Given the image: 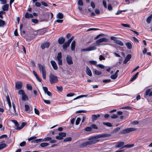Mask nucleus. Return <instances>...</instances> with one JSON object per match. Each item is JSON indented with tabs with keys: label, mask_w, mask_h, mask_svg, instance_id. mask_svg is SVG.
I'll use <instances>...</instances> for the list:
<instances>
[{
	"label": "nucleus",
	"mask_w": 152,
	"mask_h": 152,
	"mask_svg": "<svg viewBox=\"0 0 152 152\" xmlns=\"http://www.w3.org/2000/svg\"><path fill=\"white\" fill-rule=\"evenodd\" d=\"M89 141L84 142L81 144V146L82 147H85L87 145H90L91 144H95L98 141L97 140H93L92 137L89 139Z\"/></svg>",
	"instance_id": "obj_1"
},
{
	"label": "nucleus",
	"mask_w": 152,
	"mask_h": 152,
	"mask_svg": "<svg viewBox=\"0 0 152 152\" xmlns=\"http://www.w3.org/2000/svg\"><path fill=\"white\" fill-rule=\"evenodd\" d=\"M38 65L39 71L42 72L43 79H45L46 78V72L45 66L44 65H42L40 64H38Z\"/></svg>",
	"instance_id": "obj_2"
},
{
	"label": "nucleus",
	"mask_w": 152,
	"mask_h": 152,
	"mask_svg": "<svg viewBox=\"0 0 152 152\" xmlns=\"http://www.w3.org/2000/svg\"><path fill=\"white\" fill-rule=\"evenodd\" d=\"M50 82L51 84H53L57 83L58 81L57 76L50 73L49 75Z\"/></svg>",
	"instance_id": "obj_3"
},
{
	"label": "nucleus",
	"mask_w": 152,
	"mask_h": 152,
	"mask_svg": "<svg viewBox=\"0 0 152 152\" xmlns=\"http://www.w3.org/2000/svg\"><path fill=\"white\" fill-rule=\"evenodd\" d=\"M109 134H98L95 136L92 137V139L93 140H95V139H97L100 138L106 137H108Z\"/></svg>",
	"instance_id": "obj_4"
},
{
	"label": "nucleus",
	"mask_w": 152,
	"mask_h": 152,
	"mask_svg": "<svg viewBox=\"0 0 152 152\" xmlns=\"http://www.w3.org/2000/svg\"><path fill=\"white\" fill-rule=\"evenodd\" d=\"M136 130V129L133 128H128L124 129L121 132V133L122 134H125L129 133L130 132L135 131Z\"/></svg>",
	"instance_id": "obj_5"
},
{
	"label": "nucleus",
	"mask_w": 152,
	"mask_h": 152,
	"mask_svg": "<svg viewBox=\"0 0 152 152\" xmlns=\"http://www.w3.org/2000/svg\"><path fill=\"white\" fill-rule=\"evenodd\" d=\"M66 60L68 65H70L73 64L72 58L69 55H67L66 56Z\"/></svg>",
	"instance_id": "obj_6"
},
{
	"label": "nucleus",
	"mask_w": 152,
	"mask_h": 152,
	"mask_svg": "<svg viewBox=\"0 0 152 152\" xmlns=\"http://www.w3.org/2000/svg\"><path fill=\"white\" fill-rule=\"evenodd\" d=\"M70 43L67 41L65 42L63 45V49L64 50H66L67 48L69 46Z\"/></svg>",
	"instance_id": "obj_7"
},
{
	"label": "nucleus",
	"mask_w": 152,
	"mask_h": 152,
	"mask_svg": "<svg viewBox=\"0 0 152 152\" xmlns=\"http://www.w3.org/2000/svg\"><path fill=\"white\" fill-rule=\"evenodd\" d=\"M22 86V83L20 81L17 82L15 85V88L17 89H20Z\"/></svg>",
	"instance_id": "obj_8"
},
{
	"label": "nucleus",
	"mask_w": 152,
	"mask_h": 152,
	"mask_svg": "<svg viewBox=\"0 0 152 152\" xmlns=\"http://www.w3.org/2000/svg\"><path fill=\"white\" fill-rule=\"evenodd\" d=\"M50 63L53 68L55 70H56L58 69V67L57 65L56 62L54 61L51 60L50 61Z\"/></svg>",
	"instance_id": "obj_9"
},
{
	"label": "nucleus",
	"mask_w": 152,
	"mask_h": 152,
	"mask_svg": "<svg viewBox=\"0 0 152 152\" xmlns=\"http://www.w3.org/2000/svg\"><path fill=\"white\" fill-rule=\"evenodd\" d=\"M50 43L49 42H46L42 44L41 45V47L42 49H44L45 48H48L50 46Z\"/></svg>",
	"instance_id": "obj_10"
},
{
	"label": "nucleus",
	"mask_w": 152,
	"mask_h": 152,
	"mask_svg": "<svg viewBox=\"0 0 152 152\" xmlns=\"http://www.w3.org/2000/svg\"><path fill=\"white\" fill-rule=\"evenodd\" d=\"M107 39L104 38H103L97 40L96 41V43L97 44H98L103 42H107Z\"/></svg>",
	"instance_id": "obj_11"
},
{
	"label": "nucleus",
	"mask_w": 152,
	"mask_h": 152,
	"mask_svg": "<svg viewBox=\"0 0 152 152\" xmlns=\"http://www.w3.org/2000/svg\"><path fill=\"white\" fill-rule=\"evenodd\" d=\"M12 105L13 107V109L11 110V113L13 115H17V113L16 112L15 104L14 103H12Z\"/></svg>",
	"instance_id": "obj_12"
},
{
	"label": "nucleus",
	"mask_w": 152,
	"mask_h": 152,
	"mask_svg": "<svg viewBox=\"0 0 152 152\" xmlns=\"http://www.w3.org/2000/svg\"><path fill=\"white\" fill-rule=\"evenodd\" d=\"M132 57L131 54H128L126 56L125 60L124 61L123 63L124 64H126L127 62Z\"/></svg>",
	"instance_id": "obj_13"
},
{
	"label": "nucleus",
	"mask_w": 152,
	"mask_h": 152,
	"mask_svg": "<svg viewBox=\"0 0 152 152\" xmlns=\"http://www.w3.org/2000/svg\"><path fill=\"white\" fill-rule=\"evenodd\" d=\"M65 41V39L63 37L59 38L58 40V42L59 44L62 45L64 43Z\"/></svg>",
	"instance_id": "obj_14"
},
{
	"label": "nucleus",
	"mask_w": 152,
	"mask_h": 152,
	"mask_svg": "<svg viewBox=\"0 0 152 152\" xmlns=\"http://www.w3.org/2000/svg\"><path fill=\"white\" fill-rule=\"evenodd\" d=\"M9 5L8 4H5L2 6V10L4 11H8L9 8Z\"/></svg>",
	"instance_id": "obj_15"
},
{
	"label": "nucleus",
	"mask_w": 152,
	"mask_h": 152,
	"mask_svg": "<svg viewBox=\"0 0 152 152\" xmlns=\"http://www.w3.org/2000/svg\"><path fill=\"white\" fill-rule=\"evenodd\" d=\"M100 116V115L99 114L97 115H92V121H95L98 118H99Z\"/></svg>",
	"instance_id": "obj_16"
},
{
	"label": "nucleus",
	"mask_w": 152,
	"mask_h": 152,
	"mask_svg": "<svg viewBox=\"0 0 152 152\" xmlns=\"http://www.w3.org/2000/svg\"><path fill=\"white\" fill-rule=\"evenodd\" d=\"M86 73L87 75L90 76L91 77L92 76L91 72L88 67L87 66H86Z\"/></svg>",
	"instance_id": "obj_17"
},
{
	"label": "nucleus",
	"mask_w": 152,
	"mask_h": 152,
	"mask_svg": "<svg viewBox=\"0 0 152 152\" xmlns=\"http://www.w3.org/2000/svg\"><path fill=\"white\" fill-rule=\"evenodd\" d=\"M71 46V50L72 51L74 50L75 46V40L72 42Z\"/></svg>",
	"instance_id": "obj_18"
},
{
	"label": "nucleus",
	"mask_w": 152,
	"mask_h": 152,
	"mask_svg": "<svg viewBox=\"0 0 152 152\" xmlns=\"http://www.w3.org/2000/svg\"><path fill=\"white\" fill-rule=\"evenodd\" d=\"M124 144V142H119L117 143L115 145V147L117 148L121 147Z\"/></svg>",
	"instance_id": "obj_19"
},
{
	"label": "nucleus",
	"mask_w": 152,
	"mask_h": 152,
	"mask_svg": "<svg viewBox=\"0 0 152 152\" xmlns=\"http://www.w3.org/2000/svg\"><path fill=\"white\" fill-rule=\"evenodd\" d=\"M151 91V89L150 88L148 89L145 92V95L146 96L149 95V96H152V91Z\"/></svg>",
	"instance_id": "obj_20"
},
{
	"label": "nucleus",
	"mask_w": 152,
	"mask_h": 152,
	"mask_svg": "<svg viewBox=\"0 0 152 152\" xmlns=\"http://www.w3.org/2000/svg\"><path fill=\"white\" fill-rule=\"evenodd\" d=\"M88 51L94 50L96 49V47L95 46H93L88 48Z\"/></svg>",
	"instance_id": "obj_21"
},
{
	"label": "nucleus",
	"mask_w": 152,
	"mask_h": 152,
	"mask_svg": "<svg viewBox=\"0 0 152 152\" xmlns=\"http://www.w3.org/2000/svg\"><path fill=\"white\" fill-rule=\"evenodd\" d=\"M25 17L26 18H33V16L31 14H29L28 12H26L25 15Z\"/></svg>",
	"instance_id": "obj_22"
},
{
	"label": "nucleus",
	"mask_w": 152,
	"mask_h": 152,
	"mask_svg": "<svg viewBox=\"0 0 152 152\" xmlns=\"http://www.w3.org/2000/svg\"><path fill=\"white\" fill-rule=\"evenodd\" d=\"M56 17L57 18H59V19H62L64 17V15L61 12H59L57 14Z\"/></svg>",
	"instance_id": "obj_23"
},
{
	"label": "nucleus",
	"mask_w": 152,
	"mask_h": 152,
	"mask_svg": "<svg viewBox=\"0 0 152 152\" xmlns=\"http://www.w3.org/2000/svg\"><path fill=\"white\" fill-rule=\"evenodd\" d=\"M26 123L24 122H23L21 123L20 126H18L17 128H16V129L20 130L24 126L26 125Z\"/></svg>",
	"instance_id": "obj_24"
},
{
	"label": "nucleus",
	"mask_w": 152,
	"mask_h": 152,
	"mask_svg": "<svg viewBox=\"0 0 152 152\" xmlns=\"http://www.w3.org/2000/svg\"><path fill=\"white\" fill-rule=\"evenodd\" d=\"M42 139H37L35 140H34L31 141L32 143H38L39 142H42Z\"/></svg>",
	"instance_id": "obj_25"
},
{
	"label": "nucleus",
	"mask_w": 152,
	"mask_h": 152,
	"mask_svg": "<svg viewBox=\"0 0 152 152\" xmlns=\"http://www.w3.org/2000/svg\"><path fill=\"white\" fill-rule=\"evenodd\" d=\"M6 99L9 108H10L12 106L9 97L8 96L6 97Z\"/></svg>",
	"instance_id": "obj_26"
},
{
	"label": "nucleus",
	"mask_w": 152,
	"mask_h": 152,
	"mask_svg": "<svg viewBox=\"0 0 152 152\" xmlns=\"http://www.w3.org/2000/svg\"><path fill=\"white\" fill-rule=\"evenodd\" d=\"M139 73L137 72L134 76H133L131 79L130 80V81H132L135 80L138 76Z\"/></svg>",
	"instance_id": "obj_27"
},
{
	"label": "nucleus",
	"mask_w": 152,
	"mask_h": 152,
	"mask_svg": "<svg viewBox=\"0 0 152 152\" xmlns=\"http://www.w3.org/2000/svg\"><path fill=\"white\" fill-rule=\"evenodd\" d=\"M22 100L23 101L28 100V98L27 96L25 94L23 96H22Z\"/></svg>",
	"instance_id": "obj_28"
},
{
	"label": "nucleus",
	"mask_w": 152,
	"mask_h": 152,
	"mask_svg": "<svg viewBox=\"0 0 152 152\" xmlns=\"http://www.w3.org/2000/svg\"><path fill=\"white\" fill-rule=\"evenodd\" d=\"M115 43L118 45H119L121 46H122L124 44L120 40H118L117 39V40H116V42Z\"/></svg>",
	"instance_id": "obj_29"
},
{
	"label": "nucleus",
	"mask_w": 152,
	"mask_h": 152,
	"mask_svg": "<svg viewBox=\"0 0 152 152\" xmlns=\"http://www.w3.org/2000/svg\"><path fill=\"white\" fill-rule=\"evenodd\" d=\"M134 144H126L125 145H124V147H122V148H130L133 147L134 146Z\"/></svg>",
	"instance_id": "obj_30"
},
{
	"label": "nucleus",
	"mask_w": 152,
	"mask_h": 152,
	"mask_svg": "<svg viewBox=\"0 0 152 152\" xmlns=\"http://www.w3.org/2000/svg\"><path fill=\"white\" fill-rule=\"evenodd\" d=\"M5 25V22L0 19V27H3Z\"/></svg>",
	"instance_id": "obj_31"
},
{
	"label": "nucleus",
	"mask_w": 152,
	"mask_h": 152,
	"mask_svg": "<svg viewBox=\"0 0 152 152\" xmlns=\"http://www.w3.org/2000/svg\"><path fill=\"white\" fill-rule=\"evenodd\" d=\"M62 58V54L61 53H58V55L56 58L57 60L61 59Z\"/></svg>",
	"instance_id": "obj_32"
},
{
	"label": "nucleus",
	"mask_w": 152,
	"mask_h": 152,
	"mask_svg": "<svg viewBox=\"0 0 152 152\" xmlns=\"http://www.w3.org/2000/svg\"><path fill=\"white\" fill-rule=\"evenodd\" d=\"M152 18V15L149 16L147 19L146 21L148 23H150L151 22V18Z\"/></svg>",
	"instance_id": "obj_33"
},
{
	"label": "nucleus",
	"mask_w": 152,
	"mask_h": 152,
	"mask_svg": "<svg viewBox=\"0 0 152 152\" xmlns=\"http://www.w3.org/2000/svg\"><path fill=\"white\" fill-rule=\"evenodd\" d=\"M126 45L127 46V48L129 49H131L132 48V45L129 42H127L126 44Z\"/></svg>",
	"instance_id": "obj_34"
},
{
	"label": "nucleus",
	"mask_w": 152,
	"mask_h": 152,
	"mask_svg": "<svg viewBox=\"0 0 152 152\" xmlns=\"http://www.w3.org/2000/svg\"><path fill=\"white\" fill-rule=\"evenodd\" d=\"M103 124L104 125L106 126H107L108 127H112V124L108 122L106 123L104 122L103 123Z\"/></svg>",
	"instance_id": "obj_35"
},
{
	"label": "nucleus",
	"mask_w": 152,
	"mask_h": 152,
	"mask_svg": "<svg viewBox=\"0 0 152 152\" xmlns=\"http://www.w3.org/2000/svg\"><path fill=\"white\" fill-rule=\"evenodd\" d=\"M95 74L97 75H99L102 74V72L100 71L95 69L94 71Z\"/></svg>",
	"instance_id": "obj_36"
},
{
	"label": "nucleus",
	"mask_w": 152,
	"mask_h": 152,
	"mask_svg": "<svg viewBox=\"0 0 152 152\" xmlns=\"http://www.w3.org/2000/svg\"><path fill=\"white\" fill-rule=\"evenodd\" d=\"M72 140V138L70 137H69L65 138L63 140L64 142L71 141Z\"/></svg>",
	"instance_id": "obj_37"
},
{
	"label": "nucleus",
	"mask_w": 152,
	"mask_h": 152,
	"mask_svg": "<svg viewBox=\"0 0 152 152\" xmlns=\"http://www.w3.org/2000/svg\"><path fill=\"white\" fill-rule=\"evenodd\" d=\"M49 145V144L48 143H41L40 145L42 147H44L46 146H48Z\"/></svg>",
	"instance_id": "obj_38"
},
{
	"label": "nucleus",
	"mask_w": 152,
	"mask_h": 152,
	"mask_svg": "<svg viewBox=\"0 0 152 152\" xmlns=\"http://www.w3.org/2000/svg\"><path fill=\"white\" fill-rule=\"evenodd\" d=\"M51 139L52 138L50 137H47L44 138L43 140H42V141H50Z\"/></svg>",
	"instance_id": "obj_39"
},
{
	"label": "nucleus",
	"mask_w": 152,
	"mask_h": 152,
	"mask_svg": "<svg viewBox=\"0 0 152 152\" xmlns=\"http://www.w3.org/2000/svg\"><path fill=\"white\" fill-rule=\"evenodd\" d=\"M58 135L63 138V137L66 136V133L65 132H60L58 133Z\"/></svg>",
	"instance_id": "obj_40"
},
{
	"label": "nucleus",
	"mask_w": 152,
	"mask_h": 152,
	"mask_svg": "<svg viewBox=\"0 0 152 152\" xmlns=\"http://www.w3.org/2000/svg\"><path fill=\"white\" fill-rule=\"evenodd\" d=\"M118 75L115 74L114 75H112L110 76V78L112 79H115L117 77Z\"/></svg>",
	"instance_id": "obj_41"
},
{
	"label": "nucleus",
	"mask_w": 152,
	"mask_h": 152,
	"mask_svg": "<svg viewBox=\"0 0 152 152\" xmlns=\"http://www.w3.org/2000/svg\"><path fill=\"white\" fill-rule=\"evenodd\" d=\"M6 147V145L4 143H2L0 144V150Z\"/></svg>",
	"instance_id": "obj_42"
},
{
	"label": "nucleus",
	"mask_w": 152,
	"mask_h": 152,
	"mask_svg": "<svg viewBox=\"0 0 152 152\" xmlns=\"http://www.w3.org/2000/svg\"><path fill=\"white\" fill-rule=\"evenodd\" d=\"M87 96V95H82L80 96H77V97L74 98L73 100H76L77 99H79L83 97H86Z\"/></svg>",
	"instance_id": "obj_43"
},
{
	"label": "nucleus",
	"mask_w": 152,
	"mask_h": 152,
	"mask_svg": "<svg viewBox=\"0 0 152 152\" xmlns=\"http://www.w3.org/2000/svg\"><path fill=\"white\" fill-rule=\"evenodd\" d=\"M12 122L15 124V126L16 127V128H17L19 126V124L16 121L12 120Z\"/></svg>",
	"instance_id": "obj_44"
},
{
	"label": "nucleus",
	"mask_w": 152,
	"mask_h": 152,
	"mask_svg": "<svg viewBox=\"0 0 152 152\" xmlns=\"http://www.w3.org/2000/svg\"><path fill=\"white\" fill-rule=\"evenodd\" d=\"M25 94L24 91L23 90H20L19 91L18 94L20 95H21L23 96Z\"/></svg>",
	"instance_id": "obj_45"
},
{
	"label": "nucleus",
	"mask_w": 152,
	"mask_h": 152,
	"mask_svg": "<svg viewBox=\"0 0 152 152\" xmlns=\"http://www.w3.org/2000/svg\"><path fill=\"white\" fill-rule=\"evenodd\" d=\"M56 87L57 88V89L58 91H62L63 88L62 86H56Z\"/></svg>",
	"instance_id": "obj_46"
},
{
	"label": "nucleus",
	"mask_w": 152,
	"mask_h": 152,
	"mask_svg": "<svg viewBox=\"0 0 152 152\" xmlns=\"http://www.w3.org/2000/svg\"><path fill=\"white\" fill-rule=\"evenodd\" d=\"M80 121V118H77L76 120L75 124L76 125H78Z\"/></svg>",
	"instance_id": "obj_47"
},
{
	"label": "nucleus",
	"mask_w": 152,
	"mask_h": 152,
	"mask_svg": "<svg viewBox=\"0 0 152 152\" xmlns=\"http://www.w3.org/2000/svg\"><path fill=\"white\" fill-rule=\"evenodd\" d=\"M26 145V143L25 141H23L20 144V146L21 147L25 146Z\"/></svg>",
	"instance_id": "obj_48"
},
{
	"label": "nucleus",
	"mask_w": 152,
	"mask_h": 152,
	"mask_svg": "<svg viewBox=\"0 0 152 152\" xmlns=\"http://www.w3.org/2000/svg\"><path fill=\"white\" fill-rule=\"evenodd\" d=\"M91 127L92 129V128L96 129H98L97 126L94 124H93L91 125Z\"/></svg>",
	"instance_id": "obj_49"
},
{
	"label": "nucleus",
	"mask_w": 152,
	"mask_h": 152,
	"mask_svg": "<svg viewBox=\"0 0 152 152\" xmlns=\"http://www.w3.org/2000/svg\"><path fill=\"white\" fill-rule=\"evenodd\" d=\"M90 63L93 65H96L97 64V61H89Z\"/></svg>",
	"instance_id": "obj_50"
},
{
	"label": "nucleus",
	"mask_w": 152,
	"mask_h": 152,
	"mask_svg": "<svg viewBox=\"0 0 152 152\" xmlns=\"http://www.w3.org/2000/svg\"><path fill=\"white\" fill-rule=\"evenodd\" d=\"M25 108L26 111H28L29 110L30 107L28 105L26 104L25 105Z\"/></svg>",
	"instance_id": "obj_51"
},
{
	"label": "nucleus",
	"mask_w": 152,
	"mask_h": 152,
	"mask_svg": "<svg viewBox=\"0 0 152 152\" xmlns=\"http://www.w3.org/2000/svg\"><path fill=\"white\" fill-rule=\"evenodd\" d=\"M5 12L4 11H0V18H3V15L4 14H5Z\"/></svg>",
	"instance_id": "obj_52"
},
{
	"label": "nucleus",
	"mask_w": 152,
	"mask_h": 152,
	"mask_svg": "<svg viewBox=\"0 0 152 152\" xmlns=\"http://www.w3.org/2000/svg\"><path fill=\"white\" fill-rule=\"evenodd\" d=\"M27 88L29 90H31L32 89V86L31 85L27 84L26 85Z\"/></svg>",
	"instance_id": "obj_53"
},
{
	"label": "nucleus",
	"mask_w": 152,
	"mask_h": 152,
	"mask_svg": "<svg viewBox=\"0 0 152 152\" xmlns=\"http://www.w3.org/2000/svg\"><path fill=\"white\" fill-rule=\"evenodd\" d=\"M78 4L79 5L82 6L83 5V3L82 0H79L78 1Z\"/></svg>",
	"instance_id": "obj_54"
},
{
	"label": "nucleus",
	"mask_w": 152,
	"mask_h": 152,
	"mask_svg": "<svg viewBox=\"0 0 152 152\" xmlns=\"http://www.w3.org/2000/svg\"><path fill=\"white\" fill-rule=\"evenodd\" d=\"M121 25L122 26L125 27L130 28V25L127 24L122 23Z\"/></svg>",
	"instance_id": "obj_55"
},
{
	"label": "nucleus",
	"mask_w": 152,
	"mask_h": 152,
	"mask_svg": "<svg viewBox=\"0 0 152 152\" xmlns=\"http://www.w3.org/2000/svg\"><path fill=\"white\" fill-rule=\"evenodd\" d=\"M85 130L87 131H91L92 130V128L91 127H86Z\"/></svg>",
	"instance_id": "obj_56"
},
{
	"label": "nucleus",
	"mask_w": 152,
	"mask_h": 152,
	"mask_svg": "<svg viewBox=\"0 0 152 152\" xmlns=\"http://www.w3.org/2000/svg\"><path fill=\"white\" fill-rule=\"evenodd\" d=\"M32 21L35 23H38V21L37 19H32L31 20Z\"/></svg>",
	"instance_id": "obj_57"
},
{
	"label": "nucleus",
	"mask_w": 152,
	"mask_h": 152,
	"mask_svg": "<svg viewBox=\"0 0 152 152\" xmlns=\"http://www.w3.org/2000/svg\"><path fill=\"white\" fill-rule=\"evenodd\" d=\"M42 99L45 103L48 104H50V102L49 100H45L43 99Z\"/></svg>",
	"instance_id": "obj_58"
},
{
	"label": "nucleus",
	"mask_w": 152,
	"mask_h": 152,
	"mask_svg": "<svg viewBox=\"0 0 152 152\" xmlns=\"http://www.w3.org/2000/svg\"><path fill=\"white\" fill-rule=\"evenodd\" d=\"M36 138H37V137H35V136H32V137L29 138H28V141H30L31 140H33V139H36Z\"/></svg>",
	"instance_id": "obj_59"
},
{
	"label": "nucleus",
	"mask_w": 152,
	"mask_h": 152,
	"mask_svg": "<svg viewBox=\"0 0 152 152\" xmlns=\"http://www.w3.org/2000/svg\"><path fill=\"white\" fill-rule=\"evenodd\" d=\"M58 61V64L59 65H62V59H59L58 60H57Z\"/></svg>",
	"instance_id": "obj_60"
},
{
	"label": "nucleus",
	"mask_w": 152,
	"mask_h": 152,
	"mask_svg": "<svg viewBox=\"0 0 152 152\" xmlns=\"http://www.w3.org/2000/svg\"><path fill=\"white\" fill-rule=\"evenodd\" d=\"M102 2H103V4L104 7L105 8H107V4H106V2L105 1V0H103Z\"/></svg>",
	"instance_id": "obj_61"
},
{
	"label": "nucleus",
	"mask_w": 152,
	"mask_h": 152,
	"mask_svg": "<svg viewBox=\"0 0 152 152\" xmlns=\"http://www.w3.org/2000/svg\"><path fill=\"white\" fill-rule=\"evenodd\" d=\"M111 117L112 118L115 119L118 118V116L116 114H113L111 116Z\"/></svg>",
	"instance_id": "obj_62"
},
{
	"label": "nucleus",
	"mask_w": 152,
	"mask_h": 152,
	"mask_svg": "<svg viewBox=\"0 0 152 152\" xmlns=\"http://www.w3.org/2000/svg\"><path fill=\"white\" fill-rule=\"evenodd\" d=\"M75 94L73 93H70L67 94L66 95L67 97H71L73 96Z\"/></svg>",
	"instance_id": "obj_63"
},
{
	"label": "nucleus",
	"mask_w": 152,
	"mask_h": 152,
	"mask_svg": "<svg viewBox=\"0 0 152 152\" xmlns=\"http://www.w3.org/2000/svg\"><path fill=\"white\" fill-rule=\"evenodd\" d=\"M99 58L100 61H101L102 60H104L105 59V58L102 55H101L99 56Z\"/></svg>",
	"instance_id": "obj_64"
}]
</instances>
